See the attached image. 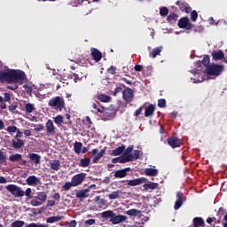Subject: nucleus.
<instances>
[{
    "label": "nucleus",
    "instance_id": "864d4df0",
    "mask_svg": "<svg viewBox=\"0 0 227 227\" xmlns=\"http://www.w3.org/2000/svg\"><path fill=\"white\" fill-rule=\"evenodd\" d=\"M190 13L192 22H196V20H198V12L191 11Z\"/></svg>",
    "mask_w": 227,
    "mask_h": 227
},
{
    "label": "nucleus",
    "instance_id": "13d9d810",
    "mask_svg": "<svg viewBox=\"0 0 227 227\" xmlns=\"http://www.w3.org/2000/svg\"><path fill=\"white\" fill-rule=\"evenodd\" d=\"M6 162V154L0 150V164H4Z\"/></svg>",
    "mask_w": 227,
    "mask_h": 227
},
{
    "label": "nucleus",
    "instance_id": "680f3d73",
    "mask_svg": "<svg viewBox=\"0 0 227 227\" xmlns=\"http://www.w3.org/2000/svg\"><path fill=\"white\" fill-rule=\"evenodd\" d=\"M132 150H134V145L129 146V147L126 149L124 154H126V155H134V153H131Z\"/></svg>",
    "mask_w": 227,
    "mask_h": 227
},
{
    "label": "nucleus",
    "instance_id": "72a5a7b5",
    "mask_svg": "<svg viewBox=\"0 0 227 227\" xmlns=\"http://www.w3.org/2000/svg\"><path fill=\"white\" fill-rule=\"evenodd\" d=\"M125 152V145H121L114 150L112 151V155L116 157L118 155H121V153Z\"/></svg>",
    "mask_w": 227,
    "mask_h": 227
},
{
    "label": "nucleus",
    "instance_id": "0e129e2a",
    "mask_svg": "<svg viewBox=\"0 0 227 227\" xmlns=\"http://www.w3.org/2000/svg\"><path fill=\"white\" fill-rule=\"evenodd\" d=\"M143 113V106H140L138 109L136 110L134 116L137 118Z\"/></svg>",
    "mask_w": 227,
    "mask_h": 227
},
{
    "label": "nucleus",
    "instance_id": "20e7f679",
    "mask_svg": "<svg viewBox=\"0 0 227 227\" xmlns=\"http://www.w3.org/2000/svg\"><path fill=\"white\" fill-rule=\"evenodd\" d=\"M140 151L135 150L133 154H123L120 157V164H125V162H132V160H137L139 159Z\"/></svg>",
    "mask_w": 227,
    "mask_h": 227
},
{
    "label": "nucleus",
    "instance_id": "f3484780",
    "mask_svg": "<svg viewBox=\"0 0 227 227\" xmlns=\"http://www.w3.org/2000/svg\"><path fill=\"white\" fill-rule=\"evenodd\" d=\"M112 224H120V223H125L127 221V216L122 215H117L114 213V216L110 219Z\"/></svg>",
    "mask_w": 227,
    "mask_h": 227
},
{
    "label": "nucleus",
    "instance_id": "f257e3e1",
    "mask_svg": "<svg viewBox=\"0 0 227 227\" xmlns=\"http://www.w3.org/2000/svg\"><path fill=\"white\" fill-rule=\"evenodd\" d=\"M224 72V67L219 64H211L206 67V74L207 75H214L219 77Z\"/></svg>",
    "mask_w": 227,
    "mask_h": 227
},
{
    "label": "nucleus",
    "instance_id": "58836bf2",
    "mask_svg": "<svg viewBox=\"0 0 227 227\" xmlns=\"http://www.w3.org/2000/svg\"><path fill=\"white\" fill-rule=\"evenodd\" d=\"M114 215V212H113L112 210L104 211L101 214V217H103V219H113Z\"/></svg>",
    "mask_w": 227,
    "mask_h": 227
},
{
    "label": "nucleus",
    "instance_id": "a19ab883",
    "mask_svg": "<svg viewBox=\"0 0 227 227\" xmlns=\"http://www.w3.org/2000/svg\"><path fill=\"white\" fill-rule=\"evenodd\" d=\"M199 65H204L206 68L210 66V57L208 55L204 56L202 61L198 62Z\"/></svg>",
    "mask_w": 227,
    "mask_h": 227
},
{
    "label": "nucleus",
    "instance_id": "8fccbe9b",
    "mask_svg": "<svg viewBox=\"0 0 227 227\" xmlns=\"http://www.w3.org/2000/svg\"><path fill=\"white\" fill-rule=\"evenodd\" d=\"M24 224H26V223L24 221H20V220H16L14 221L11 226L12 227H22L24 226Z\"/></svg>",
    "mask_w": 227,
    "mask_h": 227
},
{
    "label": "nucleus",
    "instance_id": "603ef678",
    "mask_svg": "<svg viewBox=\"0 0 227 227\" xmlns=\"http://www.w3.org/2000/svg\"><path fill=\"white\" fill-rule=\"evenodd\" d=\"M33 190L31 188H27V190L24 192V196L27 198V200H33Z\"/></svg>",
    "mask_w": 227,
    "mask_h": 227
},
{
    "label": "nucleus",
    "instance_id": "3c124183",
    "mask_svg": "<svg viewBox=\"0 0 227 227\" xmlns=\"http://www.w3.org/2000/svg\"><path fill=\"white\" fill-rule=\"evenodd\" d=\"M53 120L56 125H61V123H63L64 117L63 115H57L56 117L53 118Z\"/></svg>",
    "mask_w": 227,
    "mask_h": 227
},
{
    "label": "nucleus",
    "instance_id": "5fc2aeb1",
    "mask_svg": "<svg viewBox=\"0 0 227 227\" xmlns=\"http://www.w3.org/2000/svg\"><path fill=\"white\" fill-rule=\"evenodd\" d=\"M168 13H169V10L168 9V7H161L160 9V15L161 17H166V15H168Z\"/></svg>",
    "mask_w": 227,
    "mask_h": 227
},
{
    "label": "nucleus",
    "instance_id": "dca6fc26",
    "mask_svg": "<svg viewBox=\"0 0 227 227\" xmlns=\"http://www.w3.org/2000/svg\"><path fill=\"white\" fill-rule=\"evenodd\" d=\"M90 55L92 56V59L96 61V63H98V61L102 59V52L97 48H90Z\"/></svg>",
    "mask_w": 227,
    "mask_h": 227
},
{
    "label": "nucleus",
    "instance_id": "49530a36",
    "mask_svg": "<svg viewBox=\"0 0 227 227\" xmlns=\"http://www.w3.org/2000/svg\"><path fill=\"white\" fill-rule=\"evenodd\" d=\"M83 79H86V74H84V73L75 74V82H79L82 81Z\"/></svg>",
    "mask_w": 227,
    "mask_h": 227
},
{
    "label": "nucleus",
    "instance_id": "a878e982",
    "mask_svg": "<svg viewBox=\"0 0 227 227\" xmlns=\"http://www.w3.org/2000/svg\"><path fill=\"white\" fill-rule=\"evenodd\" d=\"M162 52V46L157 47L153 49L152 52L149 53V57L155 59L158 56H160V53Z\"/></svg>",
    "mask_w": 227,
    "mask_h": 227
},
{
    "label": "nucleus",
    "instance_id": "2eb2a0df",
    "mask_svg": "<svg viewBox=\"0 0 227 227\" xmlns=\"http://www.w3.org/2000/svg\"><path fill=\"white\" fill-rule=\"evenodd\" d=\"M10 100H12V94L9 92L4 93V98L0 96V109H6V102H10Z\"/></svg>",
    "mask_w": 227,
    "mask_h": 227
},
{
    "label": "nucleus",
    "instance_id": "09e8293b",
    "mask_svg": "<svg viewBox=\"0 0 227 227\" xmlns=\"http://www.w3.org/2000/svg\"><path fill=\"white\" fill-rule=\"evenodd\" d=\"M30 205H32V207H40V205H43V202H41L37 197H35L31 202Z\"/></svg>",
    "mask_w": 227,
    "mask_h": 227
},
{
    "label": "nucleus",
    "instance_id": "bf43d9fd",
    "mask_svg": "<svg viewBox=\"0 0 227 227\" xmlns=\"http://www.w3.org/2000/svg\"><path fill=\"white\" fill-rule=\"evenodd\" d=\"M107 73H108V74H111L112 75H116V67L111 66V67L107 69Z\"/></svg>",
    "mask_w": 227,
    "mask_h": 227
},
{
    "label": "nucleus",
    "instance_id": "c03bdc74",
    "mask_svg": "<svg viewBox=\"0 0 227 227\" xmlns=\"http://www.w3.org/2000/svg\"><path fill=\"white\" fill-rule=\"evenodd\" d=\"M107 198H109V200H118V199H120V190H117L115 192H112L109 195H107Z\"/></svg>",
    "mask_w": 227,
    "mask_h": 227
},
{
    "label": "nucleus",
    "instance_id": "4be33fe9",
    "mask_svg": "<svg viewBox=\"0 0 227 227\" xmlns=\"http://www.w3.org/2000/svg\"><path fill=\"white\" fill-rule=\"evenodd\" d=\"M12 145L15 150H20V148L24 146V140L20 138L12 139Z\"/></svg>",
    "mask_w": 227,
    "mask_h": 227
},
{
    "label": "nucleus",
    "instance_id": "37998d69",
    "mask_svg": "<svg viewBox=\"0 0 227 227\" xmlns=\"http://www.w3.org/2000/svg\"><path fill=\"white\" fill-rule=\"evenodd\" d=\"M35 105L31 104V103H27L25 105V111L26 113H27V114H31V113H33V111H35Z\"/></svg>",
    "mask_w": 227,
    "mask_h": 227
},
{
    "label": "nucleus",
    "instance_id": "c85d7f7f",
    "mask_svg": "<svg viewBox=\"0 0 227 227\" xmlns=\"http://www.w3.org/2000/svg\"><path fill=\"white\" fill-rule=\"evenodd\" d=\"M145 174L146 176H157V175H159V170L149 168L145 169Z\"/></svg>",
    "mask_w": 227,
    "mask_h": 227
},
{
    "label": "nucleus",
    "instance_id": "7ed1b4c3",
    "mask_svg": "<svg viewBox=\"0 0 227 227\" xmlns=\"http://www.w3.org/2000/svg\"><path fill=\"white\" fill-rule=\"evenodd\" d=\"M26 79V73L21 70L11 69V83L20 82Z\"/></svg>",
    "mask_w": 227,
    "mask_h": 227
},
{
    "label": "nucleus",
    "instance_id": "aec40b11",
    "mask_svg": "<svg viewBox=\"0 0 227 227\" xmlns=\"http://www.w3.org/2000/svg\"><path fill=\"white\" fill-rule=\"evenodd\" d=\"M154 113H155V105L151 104L148 106H145V118H150L153 116Z\"/></svg>",
    "mask_w": 227,
    "mask_h": 227
},
{
    "label": "nucleus",
    "instance_id": "de8ad7c7",
    "mask_svg": "<svg viewBox=\"0 0 227 227\" xmlns=\"http://www.w3.org/2000/svg\"><path fill=\"white\" fill-rule=\"evenodd\" d=\"M74 187V184L71 182H67L62 185L63 191H70Z\"/></svg>",
    "mask_w": 227,
    "mask_h": 227
},
{
    "label": "nucleus",
    "instance_id": "7c9ffc66",
    "mask_svg": "<svg viewBox=\"0 0 227 227\" xmlns=\"http://www.w3.org/2000/svg\"><path fill=\"white\" fill-rule=\"evenodd\" d=\"M106 154V149H102L100 152L98 153V154L93 158L92 162L93 164H97L100 159L104 157Z\"/></svg>",
    "mask_w": 227,
    "mask_h": 227
},
{
    "label": "nucleus",
    "instance_id": "774afa93",
    "mask_svg": "<svg viewBox=\"0 0 227 227\" xmlns=\"http://www.w3.org/2000/svg\"><path fill=\"white\" fill-rule=\"evenodd\" d=\"M77 226V221L72 220L71 222L68 223V227H75Z\"/></svg>",
    "mask_w": 227,
    "mask_h": 227
},
{
    "label": "nucleus",
    "instance_id": "4468645a",
    "mask_svg": "<svg viewBox=\"0 0 227 227\" xmlns=\"http://www.w3.org/2000/svg\"><path fill=\"white\" fill-rule=\"evenodd\" d=\"M47 136H54L56 134V127L52 120L49 119L45 123Z\"/></svg>",
    "mask_w": 227,
    "mask_h": 227
},
{
    "label": "nucleus",
    "instance_id": "473e14b6",
    "mask_svg": "<svg viewBox=\"0 0 227 227\" xmlns=\"http://www.w3.org/2000/svg\"><path fill=\"white\" fill-rule=\"evenodd\" d=\"M51 169H53V171H59L60 163L59 160H55L50 162Z\"/></svg>",
    "mask_w": 227,
    "mask_h": 227
},
{
    "label": "nucleus",
    "instance_id": "f8f14e48",
    "mask_svg": "<svg viewBox=\"0 0 227 227\" xmlns=\"http://www.w3.org/2000/svg\"><path fill=\"white\" fill-rule=\"evenodd\" d=\"M122 98L127 102V104H130L134 100V91L132 89L128 88L122 91Z\"/></svg>",
    "mask_w": 227,
    "mask_h": 227
},
{
    "label": "nucleus",
    "instance_id": "412c9836",
    "mask_svg": "<svg viewBox=\"0 0 227 227\" xmlns=\"http://www.w3.org/2000/svg\"><path fill=\"white\" fill-rule=\"evenodd\" d=\"M211 56L215 61H221V59H224V52H223L221 50L213 51Z\"/></svg>",
    "mask_w": 227,
    "mask_h": 227
},
{
    "label": "nucleus",
    "instance_id": "c9c22d12",
    "mask_svg": "<svg viewBox=\"0 0 227 227\" xmlns=\"http://www.w3.org/2000/svg\"><path fill=\"white\" fill-rule=\"evenodd\" d=\"M35 198H37L39 201L43 204L45 201H47V193L45 192H40L37 193Z\"/></svg>",
    "mask_w": 227,
    "mask_h": 227
},
{
    "label": "nucleus",
    "instance_id": "6e6552de",
    "mask_svg": "<svg viewBox=\"0 0 227 227\" xmlns=\"http://www.w3.org/2000/svg\"><path fill=\"white\" fill-rule=\"evenodd\" d=\"M187 200V197L184 195L182 192H177L176 193V200L174 205V209L178 210L180 207H182L184 203V201Z\"/></svg>",
    "mask_w": 227,
    "mask_h": 227
},
{
    "label": "nucleus",
    "instance_id": "0eeeda50",
    "mask_svg": "<svg viewBox=\"0 0 227 227\" xmlns=\"http://www.w3.org/2000/svg\"><path fill=\"white\" fill-rule=\"evenodd\" d=\"M0 82H7V84H12V69L7 71H0Z\"/></svg>",
    "mask_w": 227,
    "mask_h": 227
},
{
    "label": "nucleus",
    "instance_id": "cd10ccee",
    "mask_svg": "<svg viewBox=\"0 0 227 227\" xmlns=\"http://www.w3.org/2000/svg\"><path fill=\"white\" fill-rule=\"evenodd\" d=\"M193 226L194 227H205V220L201 217H195L193 219Z\"/></svg>",
    "mask_w": 227,
    "mask_h": 227
},
{
    "label": "nucleus",
    "instance_id": "5701e85b",
    "mask_svg": "<svg viewBox=\"0 0 227 227\" xmlns=\"http://www.w3.org/2000/svg\"><path fill=\"white\" fill-rule=\"evenodd\" d=\"M226 209L224 207H220L216 213V222L215 224H221V220L223 219V215H225Z\"/></svg>",
    "mask_w": 227,
    "mask_h": 227
},
{
    "label": "nucleus",
    "instance_id": "9b49d317",
    "mask_svg": "<svg viewBox=\"0 0 227 227\" xmlns=\"http://www.w3.org/2000/svg\"><path fill=\"white\" fill-rule=\"evenodd\" d=\"M167 143L173 149L180 148V146H182V140H180V138H177L176 137H174V136L169 137L167 139Z\"/></svg>",
    "mask_w": 227,
    "mask_h": 227
},
{
    "label": "nucleus",
    "instance_id": "ea45409f",
    "mask_svg": "<svg viewBox=\"0 0 227 227\" xmlns=\"http://www.w3.org/2000/svg\"><path fill=\"white\" fill-rule=\"evenodd\" d=\"M176 20H178V14H176V12L170 13V14L167 17V21H168V23L176 22Z\"/></svg>",
    "mask_w": 227,
    "mask_h": 227
},
{
    "label": "nucleus",
    "instance_id": "ddd939ff",
    "mask_svg": "<svg viewBox=\"0 0 227 227\" xmlns=\"http://www.w3.org/2000/svg\"><path fill=\"white\" fill-rule=\"evenodd\" d=\"M176 6L179 7L181 12H184V13H191L192 8L189 6V4L184 0H178L176 2Z\"/></svg>",
    "mask_w": 227,
    "mask_h": 227
},
{
    "label": "nucleus",
    "instance_id": "2f4dec72",
    "mask_svg": "<svg viewBox=\"0 0 227 227\" xmlns=\"http://www.w3.org/2000/svg\"><path fill=\"white\" fill-rule=\"evenodd\" d=\"M144 189L145 191H153V189H157L159 187V184L157 183H149V184H145L143 185Z\"/></svg>",
    "mask_w": 227,
    "mask_h": 227
},
{
    "label": "nucleus",
    "instance_id": "f704fd0d",
    "mask_svg": "<svg viewBox=\"0 0 227 227\" xmlns=\"http://www.w3.org/2000/svg\"><path fill=\"white\" fill-rule=\"evenodd\" d=\"M127 215H129L130 217H137L138 215H141V211L137 209H129L126 211Z\"/></svg>",
    "mask_w": 227,
    "mask_h": 227
},
{
    "label": "nucleus",
    "instance_id": "b1692460",
    "mask_svg": "<svg viewBox=\"0 0 227 227\" xmlns=\"http://www.w3.org/2000/svg\"><path fill=\"white\" fill-rule=\"evenodd\" d=\"M63 219H64L63 215L51 216L46 219V223H48V224H52L54 223H59V221Z\"/></svg>",
    "mask_w": 227,
    "mask_h": 227
},
{
    "label": "nucleus",
    "instance_id": "bb28decb",
    "mask_svg": "<svg viewBox=\"0 0 227 227\" xmlns=\"http://www.w3.org/2000/svg\"><path fill=\"white\" fill-rule=\"evenodd\" d=\"M88 192H90V189L79 190L76 192V198H78L79 200H82V198H88Z\"/></svg>",
    "mask_w": 227,
    "mask_h": 227
},
{
    "label": "nucleus",
    "instance_id": "9d476101",
    "mask_svg": "<svg viewBox=\"0 0 227 227\" xmlns=\"http://www.w3.org/2000/svg\"><path fill=\"white\" fill-rule=\"evenodd\" d=\"M86 179V174L80 173L75 176H74L71 179V182L73 183L74 187H77V185H81Z\"/></svg>",
    "mask_w": 227,
    "mask_h": 227
},
{
    "label": "nucleus",
    "instance_id": "393cba45",
    "mask_svg": "<svg viewBox=\"0 0 227 227\" xmlns=\"http://www.w3.org/2000/svg\"><path fill=\"white\" fill-rule=\"evenodd\" d=\"M40 179L36 176H30L27 178V185H38Z\"/></svg>",
    "mask_w": 227,
    "mask_h": 227
},
{
    "label": "nucleus",
    "instance_id": "c756f323",
    "mask_svg": "<svg viewBox=\"0 0 227 227\" xmlns=\"http://www.w3.org/2000/svg\"><path fill=\"white\" fill-rule=\"evenodd\" d=\"M10 162H20V160H22V154L20 153H15L9 156Z\"/></svg>",
    "mask_w": 227,
    "mask_h": 227
},
{
    "label": "nucleus",
    "instance_id": "6ab92c4d",
    "mask_svg": "<svg viewBox=\"0 0 227 227\" xmlns=\"http://www.w3.org/2000/svg\"><path fill=\"white\" fill-rule=\"evenodd\" d=\"M28 159L30 160V161L33 163V164H40L41 160H42V156H40L39 154H36L35 153H30L28 154Z\"/></svg>",
    "mask_w": 227,
    "mask_h": 227
},
{
    "label": "nucleus",
    "instance_id": "e2e57ef3",
    "mask_svg": "<svg viewBox=\"0 0 227 227\" xmlns=\"http://www.w3.org/2000/svg\"><path fill=\"white\" fill-rule=\"evenodd\" d=\"M43 129H45L43 124H38L37 128H35L34 130H35V132H42V130H43Z\"/></svg>",
    "mask_w": 227,
    "mask_h": 227
},
{
    "label": "nucleus",
    "instance_id": "69168bd1",
    "mask_svg": "<svg viewBox=\"0 0 227 227\" xmlns=\"http://www.w3.org/2000/svg\"><path fill=\"white\" fill-rule=\"evenodd\" d=\"M85 224L87 226H93L95 224V219H88L85 221Z\"/></svg>",
    "mask_w": 227,
    "mask_h": 227
},
{
    "label": "nucleus",
    "instance_id": "338daca9",
    "mask_svg": "<svg viewBox=\"0 0 227 227\" xmlns=\"http://www.w3.org/2000/svg\"><path fill=\"white\" fill-rule=\"evenodd\" d=\"M135 72H143V66L141 65H136L134 67Z\"/></svg>",
    "mask_w": 227,
    "mask_h": 227
},
{
    "label": "nucleus",
    "instance_id": "1a4fd4ad",
    "mask_svg": "<svg viewBox=\"0 0 227 227\" xmlns=\"http://www.w3.org/2000/svg\"><path fill=\"white\" fill-rule=\"evenodd\" d=\"M125 182L128 183L127 184L129 187H136L137 185H141V184H145L146 178L139 177V178L132 179V180H122V181H121V184H125Z\"/></svg>",
    "mask_w": 227,
    "mask_h": 227
},
{
    "label": "nucleus",
    "instance_id": "a211bd4d",
    "mask_svg": "<svg viewBox=\"0 0 227 227\" xmlns=\"http://www.w3.org/2000/svg\"><path fill=\"white\" fill-rule=\"evenodd\" d=\"M130 171V168H125L123 169H119L114 172V176L115 178H125L127 176V173Z\"/></svg>",
    "mask_w": 227,
    "mask_h": 227
},
{
    "label": "nucleus",
    "instance_id": "e433bc0d",
    "mask_svg": "<svg viewBox=\"0 0 227 227\" xmlns=\"http://www.w3.org/2000/svg\"><path fill=\"white\" fill-rule=\"evenodd\" d=\"M91 162V160L90 158H82L80 160V168H88Z\"/></svg>",
    "mask_w": 227,
    "mask_h": 227
},
{
    "label": "nucleus",
    "instance_id": "6e6d98bb",
    "mask_svg": "<svg viewBox=\"0 0 227 227\" xmlns=\"http://www.w3.org/2000/svg\"><path fill=\"white\" fill-rule=\"evenodd\" d=\"M24 90H25V93H27V95H31V93H33V87H31L30 85L25 84L23 86Z\"/></svg>",
    "mask_w": 227,
    "mask_h": 227
},
{
    "label": "nucleus",
    "instance_id": "f03ea898",
    "mask_svg": "<svg viewBox=\"0 0 227 227\" xmlns=\"http://www.w3.org/2000/svg\"><path fill=\"white\" fill-rule=\"evenodd\" d=\"M48 106L50 107H55L57 111H63L65 109V99L59 96L51 98L48 102Z\"/></svg>",
    "mask_w": 227,
    "mask_h": 227
},
{
    "label": "nucleus",
    "instance_id": "a18cd8bd",
    "mask_svg": "<svg viewBox=\"0 0 227 227\" xmlns=\"http://www.w3.org/2000/svg\"><path fill=\"white\" fill-rule=\"evenodd\" d=\"M82 148V143L81 142H74V153H81V150Z\"/></svg>",
    "mask_w": 227,
    "mask_h": 227
},
{
    "label": "nucleus",
    "instance_id": "4d7b16f0",
    "mask_svg": "<svg viewBox=\"0 0 227 227\" xmlns=\"http://www.w3.org/2000/svg\"><path fill=\"white\" fill-rule=\"evenodd\" d=\"M6 130L9 134H13V133L17 132L18 128H17V126H9V127H7Z\"/></svg>",
    "mask_w": 227,
    "mask_h": 227
},
{
    "label": "nucleus",
    "instance_id": "052dcab7",
    "mask_svg": "<svg viewBox=\"0 0 227 227\" xmlns=\"http://www.w3.org/2000/svg\"><path fill=\"white\" fill-rule=\"evenodd\" d=\"M158 107L164 108L166 107V99L161 98L158 100Z\"/></svg>",
    "mask_w": 227,
    "mask_h": 227
},
{
    "label": "nucleus",
    "instance_id": "79ce46f5",
    "mask_svg": "<svg viewBox=\"0 0 227 227\" xmlns=\"http://www.w3.org/2000/svg\"><path fill=\"white\" fill-rule=\"evenodd\" d=\"M98 99L99 100V102H111V97L105 94H99L98 96Z\"/></svg>",
    "mask_w": 227,
    "mask_h": 227
},
{
    "label": "nucleus",
    "instance_id": "423d86ee",
    "mask_svg": "<svg viewBox=\"0 0 227 227\" xmlns=\"http://www.w3.org/2000/svg\"><path fill=\"white\" fill-rule=\"evenodd\" d=\"M177 26L180 27V29H186V31H191V29L194 27V24L191 22L188 17L181 18L178 20Z\"/></svg>",
    "mask_w": 227,
    "mask_h": 227
},
{
    "label": "nucleus",
    "instance_id": "39448f33",
    "mask_svg": "<svg viewBox=\"0 0 227 227\" xmlns=\"http://www.w3.org/2000/svg\"><path fill=\"white\" fill-rule=\"evenodd\" d=\"M5 189L11 192L12 196H14V198H23L24 196V191L22 188L15 184H9L5 187Z\"/></svg>",
    "mask_w": 227,
    "mask_h": 227
},
{
    "label": "nucleus",
    "instance_id": "4c0bfd02",
    "mask_svg": "<svg viewBox=\"0 0 227 227\" xmlns=\"http://www.w3.org/2000/svg\"><path fill=\"white\" fill-rule=\"evenodd\" d=\"M102 107L100 106V103L96 102L92 104V113L98 114V113H102Z\"/></svg>",
    "mask_w": 227,
    "mask_h": 227
}]
</instances>
